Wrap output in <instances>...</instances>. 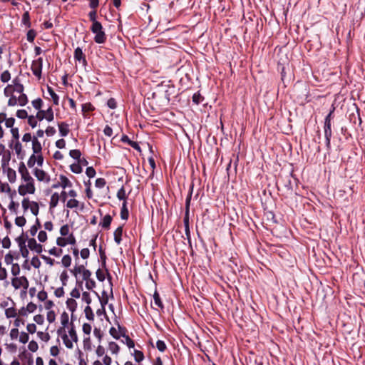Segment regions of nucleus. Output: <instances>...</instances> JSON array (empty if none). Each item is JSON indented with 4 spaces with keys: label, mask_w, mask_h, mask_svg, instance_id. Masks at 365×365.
<instances>
[{
    "label": "nucleus",
    "mask_w": 365,
    "mask_h": 365,
    "mask_svg": "<svg viewBox=\"0 0 365 365\" xmlns=\"http://www.w3.org/2000/svg\"><path fill=\"white\" fill-rule=\"evenodd\" d=\"M90 29L92 33L96 34L94 36V41L96 43L102 44L106 41L107 36L103 30L101 23L91 25Z\"/></svg>",
    "instance_id": "nucleus-1"
},
{
    "label": "nucleus",
    "mask_w": 365,
    "mask_h": 365,
    "mask_svg": "<svg viewBox=\"0 0 365 365\" xmlns=\"http://www.w3.org/2000/svg\"><path fill=\"white\" fill-rule=\"evenodd\" d=\"M90 29L92 33L96 34L94 36V41L96 43L102 44L106 41L107 36L103 30L101 23L91 25Z\"/></svg>",
    "instance_id": "nucleus-2"
},
{
    "label": "nucleus",
    "mask_w": 365,
    "mask_h": 365,
    "mask_svg": "<svg viewBox=\"0 0 365 365\" xmlns=\"http://www.w3.org/2000/svg\"><path fill=\"white\" fill-rule=\"evenodd\" d=\"M192 190L193 187L191 186L190 192L186 197L185 200V216L183 218V222L185 227H189V214H190V201L192 198Z\"/></svg>",
    "instance_id": "nucleus-3"
},
{
    "label": "nucleus",
    "mask_w": 365,
    "mask_h": 365,
    "mask_svg": "<svg viewBox=\"0 0 365 365\" xmlns=\"http://www.w3.org/2000/svg\"><path fill=\"white\" fill-rule=\"evenodd\" d=\"M11 284L16 289H18L22 287L25 290L29 287V280L25 276L20 277H14L11 279Z\"/></svg>",
    "instance_id": "nucleus-4"
},
{
    "label": "nucleus",
    "mask_w": 365,
    "mask_h": 365,
    "mask_svg": "<svg viewBox=\"0 0 365 365\" xmlns=\"http://www.w3.org/2000/svg\"><path fill=\"white\" fill-rule=\"evenodd\" d=\"M43 68V58H38L37 60L33 61L31 64V71L33 74L38 79L41 78V72Z\"/></svg>",
    "instance_id": "nucleus-5"
},
{
    "label": "nucleus",
    "mask_w": 365,
    "mask_h": 365,
    "mask_svg": "<svg viewBox=\"0 0 365 365\" xmlns=\"http://www.w3.org/2000/svg\"><path fill=\"white\" fill-rule=\"evenodd\" d=\"M26 185L19 187L18 191L19 195L24 196L26 193L34 194L35 192V186L33 181H26Z\"/></svg>",
    "instance_id": "nucleus-6"
},
{
    "label": "nucleus",
    "mask_w": 365,
    "mask_h": 365,
    "mask_svg": "<svg viewBox=\"0 0 365 365\" xmlns=\"http://www.w3.org/2000/svg\"><path fill=\"white\" fill-rule=\"evenodd\" d=\"M324 137L326 139V146L328 150H330L331 138V135H332L331 123H329V122H327V123H324Z\"/></svg>",
    "instance_id": "nucleus-7"
},
{
    "label": "nucleus",
    "mask_w": 365,
    "mask_h": 365,
    "mask_svg": "<svg viewBox=\"0 0 365 365\" xmlns=\"http://www.w3.org/2000/svg\"><path fill=\"white\" fill-rule=\"evenodd\" d=\"M19 172L21 174L22 180L24 181H33L34 179L30 175L27 168H26L24 163L23 162L20 163L19 167Z\"/></svg>",
    "instance_id": "nucleus-8"
},
{
    "label": "nucleus",
    "mask_w": 365,
    "mask_h": 365,
    "mask_svg": "<svg viewBox=\"0 0 365 365\" xmlns=\"http://www.w3.org/2000/svg\"><path fill=\"white\" fill-rule=\"evenodd\" d=\"M28 247L38 254H41L43 251V247L41 244L36 242L34 238L28 240Z\"/></svg>",
    "instance_id": "nucleus-9"
},
{
    "label": "nucleus",
    "mask_w": 365,
    "mask_h": 365,
    "mask_svg": "<svg viewBox=\"0 0 365 365\" xmlns=\"http://www.w3.org/2000/svg\"><path fill=\"white\" fill-rule=\"evenodd\" d=\"M34 174L39 181H45L46 182L50 181L49 175L43 170L35 168Z\"/></svg>",
    "instance_id": "nucleus-10"
},
{
    "label": "nucleus",
    "mask_w": 365,
    "mask_h": 365,
    "mask_svg": "<svg viewBox=\"0 0 365 365\" xmlns=\"http://www.w3.org/2000/svg\"><path fill=\"white\" fill-rule=\"evenodd\" d=\"M74 58L76 61L82 62L83 65H84V66H86L87 64L86 56L83 53L82 49L79 47L76 48L74 51Z\"/></svg>",
    "instance_id": "nucleus-11"
},
{
    "label": "nucleus",
    "mask_w": 365,
    "mask_h": 365,
    "mask_svg": "<svg viewBox=\"0 0 365 365\" xmlns=\"http://www.w3.org/2000/svg\"><path fill=\"white\" fill-rule=\"evenodd\" d=\"M118 329L120 330L123 329V333L122 334V336L125 340V344L128 346V348H133L135 346V342L134 341L130 338L128 335L126 334V329L125 327H121L120 325H118Z\"/></svg>",
    "instance_id": "nucleus-12"
},
{
    "label": "nucleus",
    "mask_w": 365,
    "mask_h": 365,
    "mask_svg": "<svg viewBox=\"0 0 365 365\" xmlns=\"http://www.w3.org/2000/svg\"><path fill=\"white\" fill-rule=\"evenodd\" d=\"M32 150L33 154H41L42 150V146L41 143L38 141L36 137H33L32 139Z\"/></svg>",
    "instance_id": "nucleus-13"
},
{
    "label": "nucleus",
    "mask_w": 365,
    "mask_h": 365,
    "mask_svg": "<svg viewBox=\"0 0 365 365\" xmlns=\"http://www.w3.org/2000/svg\"><path fill=\"white\" fill-rule=\"evenodd\" d=\"M11 160V152L7 150L6 152H5L2 155V159H1V168L3 169V171L5 173L6 168L8 167L9 163Z\"/></svg>",
    "instance_id": "nucleus-14"
},
{
    "label": "nucleus",
    "mask_w": 365,
    "mask_h": 365,
    "mask_svg": "<svg viewBox=\"0 0 365 365\" xmlns=\"http://www.w3.org/2000/svg\"><path fill=\"white\" fill-rule=\"evenodd\" d=\"M123 225L119 226L113 233L114 240L117 245H120L122 241Z\"/></svg>",
    "instance_id": "nucleus-15"
},
{
    "label": "nucleus",
    "mask_w": 365,
    "mask_h": 365,
    "mask_svg": "<svg viewBox=\"0 0 365 365\" xmlns=\"http://www.w3.org/2000/svg\"><path fill=\"white\" fill-rule=\"evenodd\" d=\"M58 125L61 136L65 137L68 135L70 132L68 125L66 122H61Z\"/></svg>",
    "instance_id": "nucleus-16"
},
{
    "label": "nucleus",
    "mask_w": 365,
    "mask_h": 365,
    "mask_svg": "<svg viewBox=\"0 0 365 365\" xmlns=\"http://www.w3.org/2000/svg\"><path fill=\"white\" fill-rule=\"evenodd\" d=\"M14 86H12V91H16L19 93H23L24 92V86L20 83V81L18 78H16L13 80Z\"/></svg>",
    "instance_id": "nucleus-17"
},
{
    "label": "nucleus",
    "mask_w": 365,
    "mask_h": 365,
    "mask_svg": "<svg viewBox=\"0 0 365 365\" xmlns=\"http://www.w3.org/2000/svg\"><path fill=\"white\" fill-rule=\"evenodd\" d=\"M95 107L91 103H86L82 105V113L84 118H88V113L93 111Z\"/></svg>",
    "instance_id": "nucleus-18"
},
{
    "label": "nucleus",
    "mask_w": 365,
    "mask_h": 365,
    "mask_svg": "<svg viewBox=\"0 0 365 365\" xmlns=\"http://www.w3.org/2000/svg\"><path fill=\"white\" fill-rule=\"evenodd\" d=\"M112 220H113V218L110 215H106L102 219V221L101 222L100 225L103 228L108 230L110 228Z\"/></svg>",
    "instance_id": "nucleus-19"
},
{
    "label": "nucleus",
    "mask_w": 365,
    "mask_h": 365,
    "mask_svg": "<svg viewBox=\"0 0 365 365\" xmlns=\"http://www.w3.org/2000/svg\"><path fill=\"white\" fill-rule=\"evenodd\" d=\"M5 172L6 173L9 181L11 183L14 182L16 178V171L9 167H6Z\"/></svg>",
    "instance_id": "nucleus-20"
},
{
    "label": "nucleus",
    "mask_w": 365,
    "mask_h": 365,
    "mask_svg": "<svg viewBox=\"0 0 365 365\" xmlns=\"http://www.w3.org/2000/svg\"><path fill=\"white\" fill-rule=\"evenodd\" d=\"M129 212L127 208V202L124 201L123 202L121 210H120V217L122 220H127L128 219Z\"/></svg>",
    "instance_id": "nucleus-21"
},
{
    "label": "nucleus",
    "mask_w": 365,
    "mask_h": 365,
    "mask_svg": "<svg viewBox=\"0 0 365 365\" xmlns=\"http://www.w3.org/2000/svg\"><path fill=\"white\" fill-rule=\"evenodd\" d=\"M59 178L61 180V187H62L63 189L72 187V182L66 176L61 175Z\"/></svg>",
    "instance_id": "nucleus-22"
},
{
    "label": "nucleus",
    "mask_w": 365,
    "mask_h": 365,
    "mask_svg": "<svg viewBox=\"0 0 365 365\" xmlns=\"http://www.w3.org/2000/svg\"><path fill=\"white\" fill-rule=\"evenodd\" d=\"M60 197L58 192H54L51 197L49 206L50 209L54 208L58 205Z\"/></svg>",
    "instance_id": "nucleus-23"
},
{
    "label": "nucleus",
    "mask_w": 365,
    "mask_h": 365,
    "mask_svg": "<svg viewBox=\"0 0 365 365\" xmlns=\"http://www.w3.org/2000/svg\"><path fill=\"white\" fill-rule=\"evenodd\" d=\"M47 91H48V93L50 94V96H51V98L53 100V104L54 105H58V103H59V97L54 92L53 89L51 87L48 86Z\"/></svg>",
    "instance_id": "nucleus-24"
},
{
    "label": "nucleus",
    "mask_w": 365,
    "mask_h": 365,
    "mask_svg": "<svg viewBox=\"0 0 365 365\" xmlns=\"http://www.w3.org/2000/svg\"><path fill=\"white\" fill-rule=\"evenodd\" d=\"M67 308L72 312H75L77 307V302L75 299L70 298L66 300Z\"/></svg>",
    "instance_id": "nucleus-25"
},
{
    "label": "nucleus",
    "mask_w": 365,
    "mask_h": 365,
    "mask_svg": "<svg viewBox=\"0 0 365 365\" xmlns=\"http://www.w3.org/2000/svg\"><path fill=\"white\" fill-rule=\"evenodd\" d=\"M41 222H40L38 218H36L35 225L31 226V227L29 230V232H30L31 235L34 236L36 234L39 228H41Z\"/></svg>",
    "instance_id": "nucleus-26"
},
{
    "label": "nucleus",
    "mask_w": 365,
    "mask_h": 365,
    "mask_svg": "<svg viewBox=\"0 0 365 365\" xmlns=\"http://www.w3.org/2000/svg\"><path fill=\"white\" fill-rule=\"evenodd\" d=\"M69 155L74 160H78V163L81 162V153L79 150L74 149V150H70Z\"/></svg>",
    "instance_id": "nucleus-27"
},
{
    "label": "nucleus",
    "mask_w": 365,
    "mask_h": 365,
    "mask_svg": "<svg viewBox=\"0 0 365 365\" xmlns=\"http://www.w3.org/2000/svg\"><path fill=\"white\" fill-rule=\"evenodd\" d=\"M84 312L87 319H88L89 321L94 320V314L90 306L88 305L87 307H86Z\"/></svg>",
    "instance_id": "nucleus-28"
},
{
    "label": "nucleus",
    "mask_w": 365,
    "mask_h": 365,
    "mask_svg": "<svg viewBox=\"0 0 365 365\" xmlns=\"http://www.w3.org/2000/svg\"><path fill=\"white\" fill-rule=\"evenodd\" d=\"M28 238V236L27 235H24V233H22L19 237H18L16 239V241L17 242L18 245H19V249L22 247H25L26 246V241Z\"/></svg>",
    "instance_id": "nucleus-29"
},
{
    "label": "nucleus",
    "mask_w": 365,
    "mask_h": 365,
    "mask_svg": "<svg viewBox=\"0 0 365 365\" xmlns=\"http://www.w3.org/2000/svg\"><path fill=\"white\" fill-rule=\"evenodd\" d=\"M88 18H89V20L92 22V25H94L95 24H99L100 23L96 19V18H97V11H96V9H92V11H91L88 13Z\"/></svg>",
    "instance_id": "nucleus-30"
},
{
    "label": "nucleus",
    "mask_w": 365,
    "mask_h": 365,
    "mask_svg": "<svg viewBox=\"0 0 365 365\" xmlns=\"http://www.w3.org/2000/svg\"><path fill=\"white\" fill-rule=\"evenodd\" d=\"M153 299H154V302H155V304L160 309H163L164 306H163V304L161 301V299L160 297V295L157 291V289H155L154 294H153Z\"/></svg>",
    "instance_id": "nucleus-31"
},
{
    "label": "nucleus",
    "mask_w": 365,
    "mask_h": 365,
    "mask_svg": "<svg viewBox=\"0 0 365 365\" xmlns=\"http://www.w3.org/2000/svg\"><path fill=\"white\" fill-rule=\"evenodd\" d=\"M80 202L78 200L76 199H70L67 201L66 207L70 209L78 208L79 207Z\"/></svg>",
    "instance_id": "nucleus-32"
},
{
    "label": "nucleus",
    "mask_w": 365,
    "mask_h": 365,
    "mask_svg": "<svg viewBox=\"0 0 365 365\" xmlns=\"http://www.w3.org/2000/svg\"><path fill=\"white\" fill-rule=\"evenodd\" d=\"M17 155L19 156V158L20 159H23L24 158V155H21V151H22V145L21 144V143L17 140L14 145V147Z\"/></svg>",
    "instance_id": "nucleus-33"
},
{
    "label": "nucleus",
    "mask_w": 365,
    "mask_h": 365,
    "mask_svg": "<svg viewBox=\"0 0 365 365\" xmlns=\"http://www.w3.org/2000/svg\"><path fill=\"white\" fill-rule=\"evenodd\" d=\"M22 22L27 28L31 27L30 15L29 11L24 13L22 16Z\"/></svg>",
    "instance_id": "nucleus-34"
},
{
    "label": "nucleus",
    "mask_w": 365,
    "mask_h": 365,
    "mask_svg": "<svg viewBox=\"0 0 365 365\" xmlns=\"http://www.w3.org/2000/svg\"><path fill=\"white\" fill-rule=\"evenodd\" d=\"M5 314L7 318H14L16 317L17 313L15 308L10 307L5 310Z\"/></svg>",
    "instance_id": "nucleus-35"
},
{
    "label": "nucleus",
    "mask_w": 365,
    "mask_h": 365,
    "mask_svg": "<svg viewBox=\"0 0 365 365\" xmlns=\"http://www.w3.org/2000/svg\"><path fill=\"white\" fill-rule=\"evenodd\" d=\"M192 98V102L197 105L202 103V101L204 100V97L202 96V95L199 92L194 93Z\"/></svg>",
    "instance_id": "nucleus-36"
},
{
    "label": "nucleus",
    "mask_w": 365,
    "mask_h": 365,
    "mask_svg": "<svg viewBox=\"0 0 365 365\" xmlns=\"http://www.w3.org/2000/svg\"><path fill=\"white\" fill-rule=\"evenodd\" d=\"M30 210L33 215H37L38 214L39 207L38 204L36 202L32 201L31 202Z\"/></svg>",
    "instance_id": "nucleus-37"
},
{
    "label": "nucleus",
    "mask_w": 365,
    "mask_h": 365,
    "mask_svg": "<svg viewBox=\"0 0 365 365\" xmlns=\"http://www.w3.org/2000/svg\"><path fill=\"white\" fill-rule=\"evenodd\" d=\"M17 101H18V103L21 106H24L28 103L27 96L26 94H24V93H21L19 97L17 98Z\"/></svg>",
    "instance_id": "nucleus-38"
},
{
    "label": "nucleus",
    "mask_w": 365,
    "mask_h": 365,
    "mask_svg": "<svg viewBox=\"0 0 365 365\" xmlns=\"http://www.w3.org/2000/svg\"><path fill=\"white\" fill-rule=\"evenodd\" d=\"M61 322L63 327H66L69 322V317L66 312H63L61 315Z\"/></svg>",
    "instance_id": "nucleus-39"
},
{
    "label": "nucleus",
    "mask_w": 365,
    "mask_h": 365,
    "mask_svg": "<svg viewBox=\"0 0 365 365\" xmlns=\"http://www.w3.org/2000/svg\"><path fill=\"white\" fill-rule=\"evenodd\" d=\"M70 168L73 173H76V174H79V173H82V170H83L82 168L78 162V163H73V164L71 165Z\"/></svg>",
    "instance_id": "nucleus-40"
},
{
    "label": "nucleus",
    "mask_w": 365,
    "mask_h": 365,
    "mask_svg": "<svg viewBox=\"0 0 365 365\" xmlns=\"http://www.w3.org/2000/svg\"><path fill=\"white\" fill-rule=\"evenodd\" d=\"M71 327L70 330L68 331L69 335L74 342H77L78 341V336H77L76 331L75 330L73 324L71 322Z\"/></svg>",
    "instance_id": "nucleus-41"
},
{
    "label": "nucleus",
    "mask_w": 365,
    "mask_h": 365,
    "mask_svg": "<svg viewBox=\"0 0 365 365\" xmlns=\"http://www.w3.org/2000/svg\"><path fill=\"white\" fill-rule=\"evenodd\" d=\"M45 112H46V114H45L46 119L48 122L52 121L54 118L53 111L52 108L49 107L46 110H45Z\"/></svg>",
    "instance_id": "nucleus-42"
},
{
    "label": "nucleus",
    "mask_w": 365,
    "mask_h": 365,
    "mask_svg": "<svg viewBox=\"0 0 365 365\" xmlns=\"http://www.w3.org/2000/svg\"><path fill=\"white\" fill-rule=\"evenodd\" d=\"M109 350L112 354H117L119 351L120 347L115 342H110L108 344Z\"/></svg>",
    "instance_id": "nucleus-43"
},
{
    "label": "nucleus",
    "mask_w": 365,
    "mask_h": 365,
    "mask_svg": "<svg viewBox=\"0 0 365 365\" xmlns=\"http://www.w3.org/2000/svg\"><path fill=\"white\" fill-rule=\"evenodd\" d=\"M36 36V32L35 30H34V29L29 30L27 32V34H26V38H27L28 41H29L31 43L34 42Z\"/></svg>",
    "instance_id": "nucleus-44"
},
{
    "label": "nucleus",
    "mask_w": 365,
    "mask_h": 365,
    "mask_svg": "<svg viewBox=\"0 0 365 365\" xmlns=\"http://www.w3.org/2000/svg\"><path fill=\"white\" fill-rule=\"evenodd\" d=\"M117 197L120 200H123V202L126 201L125 200L126 194H125V188L123 186L120 189H119L118 191L117 192Z\"/></svg>",
    "instance_id": "nucleus-45"
},
{
    "label": "nucleus",
    "mask_w": 365,
    "mask_h": 365,
    "mask_svg": "<svg viewBox=\"0 0 365 365\" xmlns=\"http://www.w3.org/2000/svg\"><path fill=\"white\" fill-rule=\"evenodd\" d=\"M133 355L137 362H140L144 359V354L141 351L135 350Z\"/></svg>",
    "instance_id": "nucleus-46"
},
{
    "label": "nucleus",
    "mask_w": 365,
    "mask_h": 365,
    "mask_svg": "<svg viewBox=\"0 0 365 365\" xmlns=\"http://www.w3.org/2000/svg\"><path fill=\"white\" fill-rule=\"evenodd\" d=\"M62 264L65 267H68L71 264V257L69 255H66L62 257Z\"/></svg>",
    "instance_id": "nucleus-47"
},
{
    "label": "nucleus",
    "mask_w": 365,
    "mask_h": 365,
    "mask_svg": "<svg viewBox=\"0 0 365 365\" xmlns=\"http://www.w3.org/2000/svg\"><path fill=\"white\" fill-rule=\"evenodd\" d=\"M62 339L63 341V343L65 344V346L68 348V349H72L73 348V343L71 342V341L68 339L67 334L66 333H64L63 335H62Z\"/></svg>",
    "instance_id": "nucleus-48"
},
{
    "label": "nucleus",
    "mask_w": 365,
    "mask_h": 365,
    "mask_svg": "<svg viewBox=\"0 0 365 365\" xmlns=\"http://www.w3.org/2000/svg\"><path fill=\"white\" fill-rule=\"evenodd\" d=\"M26 220L24 216L16 217L15 219V224L19 227H23L25 225Z\"/></svg>",
    "instance_id": "nucleus-49"
},
{
    "label": "nucleus",
    "mask_w": 365,
    "mask_h": 365,
    "mask_svg": "<svg viewBox=\"0 0 365 365\" xmlns=\"http://www.w3.org/2000/svg\"><path fill=\"white\" fill-rule=\"evenodd\" d=\"M156 347L161 352H164L167 349V346H166L165 343L162 340L157 341Z\"/></svg>",
    "instance_id": "nucleus-50"
},
{
    "label": "nucleus",
    "mask_w": 365,
    "mask_h": 365,
    "mask_svg": "<svg viewBox=\"0 0 365 365\" xmlns=\"http://www.w3.org/2000/svg\"><path fill=\"white\" fill-rule=\"evenodd\" d=\"M106 185V180L103 178H97L96 180L95 185L96 187L103 188L105 187Z\"/></svg>",
    "instance_id": "nucleus-51"
},
{
    "label": "nucleus",
    "mask_w": 365,
    "mask_h": 365,
    "mask_svg": "<svg viewBox=\"0 0 365 365\" xmlns=\"http://www.w3.org/2000/svg\"><path fill=\"white\" fill-rule=\"evenodd\" d=\"M20 271H21V269H20V266L19 265V264H17V263L12 264L11 272L14 276L19 275L20 273Z\"/></svg>",
    "instance_id": "nucleus-52"
},
{
    "label": "nucleus",
    "mask_w": 365,
    "mask_h": 365,
    "mask_svg": "<svg viewBox=\"0 0 365 365\" xmlns=\"http://www.w3.org/2000/svg\"><path fill=\"white\" fill-rule=\"evenodd\" d=\"M85 269V267L84 265H79V266H76L73 269H72L71 272H72V274L76 277L78 274H82L83 271Z\"/></svg>",
    "instance_id": "nucleus-53"
},
{
    "label": "nucleus",
    "mask_w": 365,
    "mask_h": 365,
    "mask_svg": "<svg viewBox=\"0 0 365 365\" xmlns=\"http://www.w3.org/2000/svg\"><path fill=\"white\" fill-rule=\"evenodd\" d=\"M1 81L4 83L8 82L11 78V74L9 71H4L1 75Z\"/></svg>",
    "instance_id": "nucleus-54"
},
{
    "label": "nucleus",
    "mask_w": 365,
    "mask_h": 365,
    "mask_svg": "<svg viewBox=\"0 0 365 365\" xmlns=\"http://www.w3.org/2000/svg\"><path fill=\"white\" fill-rule=\"evenodd\" d=\"M28 348L32 352H36L38 349V345L36 341L32 340L29 342Z\"/></svg>",
    "instance_id": "nucleus-55"
},
{
    "label": "nucleus",
    "mask_w": 365,
    "mask_h": 365,
    "mask_svg": "<svg viewBox=\"0 0 365 365\" xmlns=\"http://www.w3.org/2000/svg\"><path fill=\"white\" fill-rule=\"evenodd\" d=\"M29 336L27 333L22 331L19 336V341L22 344H26L29 341Z\"/></svg>",
    "instance_id": "nucleus-56"
},
{
    "label": "nucleus",
    "mask_w": 365,
    "mask_h": 365,
    "mask_svg": "<svg viewBox=\"0 0 365 365\" xmlns=\"http://www.w3.org/2000/svg\"><path fill=\"white\" fill-rule=\"evenodd\" d=\"M16 116L21 119H25L29 117L27 111L24 109L18 110L16 112Z\"/></svg>",
    "instance_id": "nucleus-57"
},
{
    "label": "nucleus",
    "mask_w": 365,
    "mask_h": 365,
    "mask_svg": "<svg viewBox=\"0 0 365 365\" xmlns=\"http://www.w3.org/2000/svg\"><path fill=\"white\" fill-rule=\"evenodd\" d=\"M27 118H28V123L33 128L37 125V120H36L37 118H36V116L29 115V117Z\"/></svg>",
    "instance_id": "nucleus-58"
},
{
    "label": "nucleus",
    "mask_w": 365,
    "mask_h": 365,
    "mask_svg": "<svg viewBox=\"0 0 365 365\" xmlns=\"http://www.w3.org/2000/svg\"><path fill=\"white\" fill-rule=\"evenodd\" d=\"M68 279V275L67 274L66 271L62 272V273L60 275V279L62 282L63 286H66L67 284V281Z\"/></svg>",
    "instance_id": "nucleus-59"
},
{
    "label": "nucleus",
    "mask_w": 365,
    "mask_h": 365,
    "mask_svg": "<svg viewBox=\"0 0 365 365\" xmlns=\"http://www.w3.org/2000/svg\"><path fill=\"white\" fill-rule=\"evenodd\" d=\"M32 105L36 110H40L43 105V101L41 98L35 99L32 101Z\"/></svg>",
    "instance_id": "nucleus-60"
},
{
    "label": "nucleus",
    "mask_w": 365,
    "mask_h": 365,
    "mask_svg": "<svg viewBox=\"0 0 365 365\" xmlns=\"http://www.w3.org/2000/svg\"><path fill=\"white\" fill-rule=\"evenodd\" d=\"M46 319L49 323H53L56 319V314L54 311H48L47 313Z\"/></svg>",
    "instance_id": "nucleus-61"
},
{
    "label": "nucleus",
    "mask_w": 365,
    "mask_h": 365,
    "mask_svg": "<svg viewBox=\"0 0 365 365\" xmlns=\"http://www.w3.org/2000/svg\"><path fill=\"white\" fill-rule=\"evenodd\" d=\"M19 206V204L18 202H16L13 200L11 201V202L9 205V209L14 212L15 214L17 213V208Z\"/></svg>",
    "instance_id": "nucleus-62"
},
{
    "label": "nucleus",
    "mask_w": 365,
    "mask_h": 365,
    "mask_svg": "<svg viewBox=\"0 0 365 365\" xmlns=\"http://www.w3.org/2000/svg\"><path fill=\"white\" fill-rule=\"evenodd\" d=\"M38 336L44 341H48L50 339V335L48 333H43V331H38Z\"/></svg>",
    "instance_id": "nucleus-63"
},
{
    "label": "nucleus",
    "mask_w": 365,
    "mask_h": 365,
    "mask_svg": "<svg viewBox=\"0 0 365 365\" xmlns=\"http://www.w3.org/2000/svg\"><path fill=\"white\" fill-rule=\"evenodd\" d=\"M96 173V170L93 167H88L86 170V174L89 178H93Z\"/></svg>",
    "instance_id": "nucleus-64"
}]
</instances>
